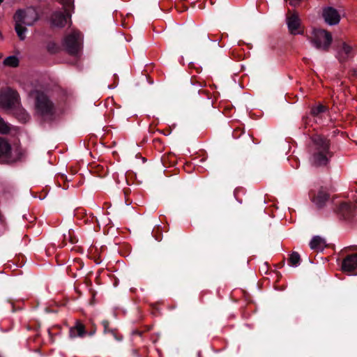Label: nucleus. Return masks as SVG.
<instances>
[{"mask_svg":"<svg viewBox=\"0 0 357 357\" xmlns=\"http://www.w3.org/2000/svg\"><path fill=\"white\" fill-rule=\"evenodd\" d=\"M287 23L288 29L291 34L296 35L297 33H303L302 32L298 31L300 27V20L296 13L291 14V10H288L287 15Z\"/></svg>","mask_w":357,"mask_h":357,"instance_id":"nucleus-13","label":"nucleus"},{"mask_svg":"<svg viewBox=\"0 0 357 357\" xmlns=\"http://www.w3.org/2000/svg\"><path fill=\"white\" fill-rule=\"evenodd\" d=\"M73 269L74 268H73V266L70 265L67 268V273H68V275H70V277L76 278L77 275L75 273L73 272Z\"/></svg>","mask_w":357,"mask_h":357,"instance_id":"nucleus-28","label":"nucleus"},{"mask_svg":"<svg viewBox=\"0 0 357 357\" xmlns=\"http://www.w3.org/2000/svg\"><path fill=\"white\" fill-rule=\"evenodd\" d=\"M328 111V107L322 104H319L317 106H313L310 109V114L314 117H318L321 114Z\"/></svg>","mask_w":357,"mask_h":357,"instance_id":"nucleus-17","label":"nucleus"},{"mask_svg":"<svg viewBox=\"0 0 357 357\" xmlns=\"http://www.w3.org/2000/svg\"><path fill=\"white\" fill-rule=\"evenodd\" d=\"M347 249H352L353 250H357V246L355 245L350 248H345L344 250L346 251Z\"/></svg>","mask_w":357,"mask_h":357,"instance_id":"nucleus-37","label":"nucleus"},{"mask_svg":"<svg viewBox=\"0 0 357 357\" xmlns=\"http://www.w3.org/2000/svg\"><path fill=\"white\" fill-rule=\"evenodd\" d=\"M309 117L307 116H305L302 119V121L305 126H306L308 123Z\"/></svg>","mask_w":357,"mask_h":357,"instance_id":"nucleus-34","label":"nucleus"},{"mask_svg":"<svg viewBox=\"0 0 357 357\" xmlns=\"http://www.w3.org/2000/svg\"><path fill=\"white\" fill-rule=\"evenodd\" d=\"M47 50L50 54H56L60 52L61 47L55 42L50 41L47 45Z\"/></svg>","mask_w":357,"mask_h":357,"instance_id":"nucleus-22","label":"nucleus"},{"mask_svg":"<svg viewBox=\"0 0 357 357\" xmlns=\"http://www.w3.org/2000/svg\"><path fill=\"white\" fill-rule=\"evenodd\" d=\"M301 259L300 255L297 252H292L288 259V263L290 266H298L300 265Z\"/></svg>","mask_w":357,"mask_h":357,"instance_id":"nucleus-19","label":"nucleus"},{"mask_svg":"<svg viewBox=\"0 0 357 357\" xmlns=\"http://www.w3.org/2000/svg\"><path fill=\"white\" fill-rule=\"evenodd\" d=\"M9 132V128L3 119L0 116V133L6 134Z\"/></svg>","mask_w":357,"mask_h":357,"instance_id":"nucleus-24","label":"nucleus"},{"mask_svg":"<svg viewBox=\"0 0 357 357\" xmlns=\"http://www.w3.org/2000/svg\"><path fill=\"white\" fill-rule=\"evenodd\" d=\"M132 334L133 335H139V336L141 337L142 335V334H143V331H141L139 330H135V331H132Z\"/></svg>","mask_w":357,"mask_h":357,"instance_id":"nucleus-30","label":"nucleus"},{"mask_svg":"<svg viewBox=\"0 0 357 357\" xmlns=\"http://www.w3.org/2000/svg\"><path fill=\"white\" fill-rule=\"evenodd\" d=\"M69 240V238H68V236H67L66 234L63 235V240L64 241H66V240Z\"/></svg>","mask_w":357,"mask_h":357,"instance_id":"nucleus-40","label":"nucleus"},{"mask_svg":"<svg viewBox=\"0 0 357 357\" xmlns=\"http://www.w3.org/2000/svg\"><path fill=\"white\" fill-rule=\"evenodd\" d=\"M86 334L85 326L77 321L75 325L70 328L69 336L70 338L84 337Z\"/></svg>","mask_w":357,"mask_h":357,"instance_id":"nucleus-14","label":"nucleus"},{"mask_svg":"<svg viewBox=\"0 0 357 357\" xmlns=\"http://www.w3.org/2000/svg\"><path fill=\"white\" fill-rule=\"evenodd\" d=\"M86 284L88 285V286H91L92 285V282L90 280H86Z\"/></svg>","mask_w":357,"mask_h":357,"instance_id":"nucleus-38","label":"nucleus"},{"mask_svg":"<svg viewBox=\"0 0 357 357\" xmlns=\"http://www.w3.org/2000/svg\"><path fill=\"white\" fill-rule=\"evenodd\" d=\"M310 247L312 250L321 251L325 247V241L320 236H314L310 243Z\"/></svg>","mask_w":357,"mask_h":357,"instance_id":"nucleus-16","label":"nucleus"},{"mask_svg":"<svg viewBox=\"0 0 357 357\" xmlns=\"http://www.w3.org/2000/svg\"><path fill=\"white\" fill-rule=\"evenodd\" d=\"M113 77H114V86H112V88H114V87H116V85H117V84H118L119 77H118V75H117L116 74H114V76H113Z\"/></svg>","mask_w":357,"mask_h":357,"instance_id":"nucleus-31","label":"nucleus"},{"mask_svg":"<svg viewBox=\"0 0 357 357\" xmlns=\"http://www.w3.org/2000/svg\"><path fill=\"white\" fill-rule=\"evenodd\" d=\"M68 238H69V241H70L71 243H77V240H76L75 237L70 236V231L68 232Z\"/></svg>","mask_w":357,"mask_h":357,"instance_id":"nucleus-32","label":"nucleus"},{"mask_svg":"<svg viewBox=\"0 0 357 357\" xmlns=\"http://www.w3.org/2000/svg\"><path fill=\"white\" fill-rule=\"evenodd\" d=\"M72 266L74 269H75L76 271H79L83 268L84 262L81 259L76 258L73 261V265Z\"/></svg>","mask_w":357,"mask_h":357,"instance_id":"nucleus-23","label":"nucleus"},{"mask_svg":"<svg viewBox=\"0 0 357 357\" xmlns=\"http://www.w3.org/2000/svg\"><path fill=\"white\" fill-rule=\"evenodd\" d=\"M35 107L36 113L41 121L51 122L55 119V105L45 93L38 92L37 93Z\"/></svg>","mask_w":357,"mask_h":357,"instance_id":"nucleus-2","label":"nucleus"},{"mask_svg":"<svg viewBox=\"0 0 357 357\" xmlns=\"http://www.w3.org/2000/svg\"><path fill=\"white\" fill-rule=\"evenodd\" d=\"M65 245H66V243H63V245H62V247H64Z\"/></svg>","mask_w":357,"mask_h":357,"instance_id":"nucleus-44","label":"nucleus"},{"mask_svg":"<svg viewBox=\"0 0 357 357\" xmlns=\"http://www.w3.org/2000/svg\"><path fill=\"white\" fill-rule=\"evenodd\" d=\"M341 269L349 275H357V253L347 254L343 257Z\"/></svg>","mask_w":357,"mask_h":357,"instance_id":"nucleus-8","label":"nucleus"},{"mask_svg":"<svg viewBox=\"0 0 357 357\" xmlns=\"http://www.w3.org/2000/svg\"><path fill=\"white\" fill-rule=\"evenodd\" d=\"M19 93L10 88L0 93V105L4 108L10 109L19 104Z\"/></svg>","mask_w":357,"mask_h":357,"instance_id":"nucleus-7","label":"nucleus"},{"mask_svg":"<svg viewBox=\"0 0 357 357\" xmlns=\"http://www.w3.org/2000/svg\"><path fill=\"white\" fill-rule=\"evenodd\" d=\"M310 146V164L314 167H328L333 153L331 151V141L321 135H314L311 137Z\"/></svg>","mask_w":357,"mask_h":357,"instance_id":"nucleus-1","label":"nucleus"},{"mask_svg":"<svg viewBox=\"0 0 357 357\" xmlns=\"http://www.w3.org/2000/svg\"><path fill=\"white\" fill-rule=\"evenodd\" d=\"M63 5L64 12L56 10L52 13L50 17V22L52 28H63L68 21H71V13L74 11V0H59Z\"/></svg>","mask_w":357,"mask_h":357,"instance_id":"nucleus-3","label":"nucleus"},{"mask_svg":"<svg viewBox=\"0 0 357 357\" xmlns=\"http://www.w3.org/2000/svg\"><path fill=\"white\" fill-rule=\"evenodd\" d=\"M133 354H134L136 356H138V351H137V350H134V351H133Z\"/></svg>","mask_w":357,"mask_h":357,"instance_id":"nucleus-41","label":"nucleus"},{"mask_svg":"<svg viewBox=\"0 0 357 357\" xmlns=\"http://www.w3.org/2000/svg\"><path fill=\"white\" fill-rule=\"evenodd\" d=\"M243 133H244V130H243L241 128H236V129L234 130V131L232 132V136H233L234 138L238 139Z\"/></svg>","mask_w":357,"mask_h":357,"instance_id":"nucleus-26","label":"nucleus"},{"mask_svg":"<svg viewBox=\"0 0 357 357\" xmlns=\"http://www.w3.org/2000/svg\"><path fill=\"white\" fill-rule=\"evenodd\" d=\"M63 50L71 56H77L83 47V34L78 30H73L62 40Z\"/></svg>","mask_w":357,"mask_h":357,"instance_id":"nucleus-4","label":"nucleus"},{"mask_svg":"<svg viewBox=\"0 0 357 357\" xmlns=\"http://www.w3.org/2000/svg\"><path fill=\"white\" fill-rule=\"evenodd\" d=\"M333 211L340 220L347 222H354L357 215V202H333Z\"/></svg>","mask_w":357,"mask_h":357,"instance_id":"nucleus-5","label":"nucleus"},{"mask_svg":"<svg viewBox=\"0 0 357 357\" xmlns=\"http://www.w3.org/2000/svg\"><path fill=\"white\" fill-rule=\"evenodd\" d=\"M23 24H15V30L21 40H24L25 33L27 31L26 27L23 26Z\"/></svg>","mask_w":357,"mask_h":357,"instance_id":"nucleus-20","label":"nucleus"},{"mask_svg":"<svg viewBox=\"0 0 357 357\" xmlns=\"http://www.w3.org/2000/svg\"><path fill=\"white\" fill-rule=\"evenodd\" d=\"M204 38L207 40H210L208 34H204Z\"/></svg>","mask_w":357,"mask_h":357,"instance_id":"nucleus-39","label":"nucleus"},{"mask_svg":"<svg viewBox=\"0 0 357 357\" xmlns=\"http://www.w3.org/2000/svg\"><path fill=\"white\" fill-rule=\"evenodd\" d=\"M25 17L26 13L24 10L21 9L17 10L13 16L15 24H24L26 25H31V24L26 22Z\"/></svg>","mask_w":357,"mask_h":357,"instance_id":"nucleus-18","label":"nucleus"},{"mask_svg":"<svg viewBox=\"0 0 357 357\" xmlns=\"http://www.w3.org/2000/svg\"><path fill=\"white\" fill-rule=\"evenodd\" d=\"M289 160L291 163V165L294 168V169H297L298 167H299V165H300V162L298 161V160L294 157H290L289 158Z\"/></svg>","mask_w":357,"mask_h":357,"instance_id":"nucleus-27","label":"nucleus"},{"mask_svg":"<svg viewBox=\"0 0 357 357\" xmlns=\"http://www.w3.org/2000/svg\"><path fill=\"white\" fill-rule=\"evenodd\" d=\"M15 160V158L12 155L10 144L0 137V162L9 164L14 162Z\"/></svg>","mask_w":357,"mask_h":357,"instance_id":"nucleus-11","label":"nucleus"},{"mask_svg":"<svg viewBox=\"0 0 357 357\" xmlns=\"http://www.w3.org/2000/svg\"><path fill=\"white\" fill-rule=\"evenodd\" d=\"M101 324L103 326V333L105 334H111L117 341H121L122 340L123 337L117 333V330L116 328H110V323L108 320H102Z\"/></svg>","mask_w":357,"mask_h":357,"instance_id":"nucleus-15","label":"nucleus"},{"mask_svg":"<svg viewBox=\"0 0 357 357\" xmlns=\"http://www.w3.org/2000/svg\"><path fill=\"white\" fill-rule=\"evenodd\" d=\"M123 192H124L125 196L127 197L128 195L129 192H130V190L129 188H125L123 190Z\"/></svg>","mask_w":357,"mask_h":357,"instance_id":"nucleus-36","label":"nucleus"},{"mask_svg":"<svg viewBox=\"0 0 357 357\" xmlns=\"http://www.w3.org/2000/svg\"><path fill=\"white\" fill-rule=\"evenodd\" d=\"M332 40L331 33L324 29L315 30L314 31V36L311 40L317 49L324 51L328 50Z\"/></svg>","mask_w":357,"mask_h":357,"instance_id":"nucleus-6","label":"nucleus"},{"mask_svg":"<svg viewBox=\"0 0 357 357\" xmlns=\"http://www.w3.org/2000/svg\"><path fill=\"white\" fill-rule=\"evenodd\" d=\"M176 8L179 12H183L185 10H187L188 8L185 6H181V8H180L178 6H176Z\"/></svg>","mask_w":357,"mask_h":357,"instance_id":"nucleus-33","label":"nucleus"},{"mask_svg":"<svg viewBox=\"0 0 357 357\" xmlns=\"http://www.w3.org/2000/svg\"><path fill=\"white\" fill-rule=\"evenodd\" d=\"M56 179H57L58 181H59V179H61V181H63L64 182L68 181V180L67 178V176L65 174H59V175H58V176L56 177Z\"/></svg>","mask_w":357,"mask_h":357,"instance_id":"nucleus-29","label":"nucleus"},{"mask_svg":"<svg viewBox=\"0 0 357 357\" xmlns=\"http://www.w3.org/2000/svg\"><path fill=\"white\" fill-rule=\"evenodd\" d=\"M335 48L337 51L336 57L340 62H344L348 59L354 56V50L351 46L342 40L336 43Z\"/></svg>","mask_w":357,"mask_h":357,"instance_id":"nucleus-10","label":"nucleus"},{"mask_svg":"<svg viewBox=\"0 0 357 357\" xmlns=\"http://www.w3.org/2000/svg\"><path fill=\"white\" fill-rule=\"evenodd\" d=\"M322 17L329 25L337 24L340 21V15L338 11L331 6L323 9Z\"/></svg>","mask_w":357,"mask_h":357,"instance_id":"nucleus-12","label":"nucleus"},{"mask_svg":"<svg viewBox=\"0 0 357 357\" xmlns=\"http://www.w3.org/2000/svg\"><path fill=\"white\" fill-rule=\"evenodd\" d=\"M1 36H2V35H1V33L0 32V37H1Z\"/></svg>","mask_w":357,"mask_h":357,"instance_id":"nucleus-45","label":"nucleus"},{"mask_svg":"<svg viewBox=\"0 0 357 357\" xmlns=\"http://www.w3.org/2000/svg\"><path fill=\"white\" fill-rule=\"evenodd\" d=\"M195 82L198 84V88L195 89V91H197V92L199 93L202 91V90L200 89V87L202 86V83L197 82L195 77H192L190 81V86H193L195 84Z\"/></svg>","mask_w":357,"mask_h":357,"instance_id":"nucleus-25","label":"nucleus"},{"mask_svg":"<svg viewBox=\"0 0 357 357\" xmlns=\"http://www.w3.org/2000/svg\"><path fill=\"white\" fill-rule=\"evenodd\" d=\"M96 327H93V328L89 331V335L93 336L96 333Z\"/></svg>","mask_w":357,"mask_h":357,"instance_id":"nucleus-35","label":"nucleus"},{"mask_svg":"<svg viewBox=\"0 0 357 357\" xmlns=\"http://www.w3.org/2000/svg\"><path fill=\"white\" fill-rule=\"evenodd\" d=\"M151 327H148L147 330L149 331V330H151Z\"/></svg>","mask_w":357,"mask_h":357,"instance_id":"nucleus-42","label":"nucleus"},{"mask_svg":"<svg viewBox=\"0 0 357 357\" xmlns=\"http://www.w3.org/2000/svg\"><path fill=\"white\" fill-rule=\"evenodd\" d=\"M309 195L312 202L319 208H323L330 199L329 193L324 187H321L317 191L310 190Z\"/></svg>","mask_w":357,"mask_h":357,"instance_id":"nucleus-9","label":"nucleus"},{"mask_svg":"<svg viewBox=\"0 0 357 357\" xmlns=\"http://www.w3.org/2000/svg\"><path fill=\"white\" fill-rule=\"evenodd\" d=\"M3 63L5 66L15 68L19 65V59L15 56H9L4 59Z\"/></svg>","mask_w":357,"mask_h":357,"instance_id":"nucleus-21","label":"nucleus"},{"mask_svg":"<svg viewBox=\"0 0 357 357\" xmlns=\"http://www.w3.org/2000/svg\"><path fill=\"white\" fill-rule=\"evenodd\" d=\"M3 1V0H0V4Z\"/></svg>","mask_w":357,"mask_h":357,"instance_id":"nucleus-43","label":"nucleus"}]
</instances>
